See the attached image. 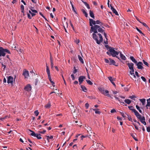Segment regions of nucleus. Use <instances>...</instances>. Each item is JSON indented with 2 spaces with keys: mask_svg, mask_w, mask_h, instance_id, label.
<instances>
[{
  "mask_svg": "<svg viewBox=\"0 0 150 150\" xmlns=\"http://www.w3.org/2000/svg\"><path fill=\"white\" fill-rule=\"evenodd\" d=\"M104 61L106 63H108L109 64V63L110 62V61L109 60H108V59H104Z\"/></svg>",
  "mask_w": 150,
  "mask_h": 150,
  "instance_id": "40",
  "label": "nucleus"
},
{
  "mask_svg": "<svg viewBox=\"0 0 150 150\" xmlns=\"http://www.w3.org/2000/svg\"><path fill=\"white\" fill-rule=\"evenodd\" d=\"M28 130L31 132L30 135L34 137H36L38 139H41L42 137H41V135L40 134H36L35 132L30 129H28Z\"/></svg>",
  "mask_w": 150,
  "mask_h": 150,
  "instance_id": "5",
  "label": "nucleus"
},
{
  "mask_svg": "<svg viewBox=\"0 0 150 150\" xmlns=\"http://www.w3.org/2000/svg\"><path fill=\"white\" fill-rule=\"evenodd\" d=\"M120 113L123 117H126V116L125 115V114L124 113L120 112Z\"/></svg>",
  "mask_w": 150,
  "mask_h": 150,
  "instance_id": "56",
  "label": "nucleus"
},
{
  "mask_svg": "<svg viewBox=\"0 0 150 150\" xmlns=\"http://www.w3.org/2000/svg\"><path fill=\"white\" fill-rule=\"evenodd\" d=\"M10 54L11 52L10 51L6 49H4L2 47H0V60H1V57L5 56L6 53Z\"/></svg>",
  "mask_w": 150,
  "mask_h": 150,
  "instance_id": "3",
  "label": "nucleus"
},
{
  "mask_svg": "<svg viewBox=\"0 0 150 150\" xmlns=\"http://www.w3.org/2000/svg\"><path fill=\"white\" fill-rule=\"evenodd\" d=\"M127 64L128 65L129 69L133 71L134 69V64L132 63H128Z\"/></svg>",
  "mask_w": 150,
  "mask_h": 150,
  "instance_id": "15",
  "label": "nucleus"
},
{
  "mask_svg": "<svg viewBox=\"0 0 150 150\" xmlns=\"http://www.w3.org/2000/svg\"><path fill=\"white\" fill-rule=\"evenodd\" d=\"M78 59L79 61L82 64L84 63L83 60L81 57L79 55H78Z\"/></svg>",
  "mask_w": 150,
  "mask_h": 150,
  "instance_id": "25",
  "label": "nucleus"
},
{
  "mask_svg": "<svg viewBox=\"0 0 150 150\" xmlns=\"http://www.w3.org/2000/svg\"><path fill=\"white\" fill-rule=\"evenodd\" d=\"M120 57L121 58V59L122 60H125L126 59V57L121 52H120Z\"/></svg>",
  "mask_w": 150,
  "mask_h": 150,
  "instance_id": "20",
  "label": "nucleus"
},
{
  "mask_svg": "<svg viewBox=\"0 0 150 150\" xmlns=\"http://www.w3.org/2000/svg\"><path fill=\"white\" fill-rule=\"evenodd\" d=\"M24 89L26 91H30L32 89L31 86L30 84H28L25 87Z\"/></svg>",
  "mask_w": 150,
  "mask_h": 150,
  "instance_id": "8",
  "label": "nucleus"
},
{
  "mask_svg": "<svg viewBox=\"0 0 150 150\" xmlns=\"http://www.w3.org/2000/svg\"><path fill=\"white\" fill-rule=\"evenodd\" d=\"M39 83V80L38 78L36 79L34 81V83L35 86H36Z\"/></svg>",
  "mask_w": 150,
  "mask_h": 150,
  "instance_id": "27",
  "label": "nucleus"
},
{
  "mask_svg": "<svg viewBox=\"0 0 150 150\" xmlns=\"http://www.w3.org/2000/svg\"><path fill=\"white\" fill-rule=\"evenodd\" d=\"M143 62L144 63V64L147 67H149V64L146 62L144 60H143Z\"/></svg>",
  "mask_w": 150,
  "mask_h": 150,
  "instance_id": "38",
  "label": "nucleus"
},
{
  "mask_svg": "<svg viewBox=\"0 0 150 150\" xmlns=\"http://www.w3.org/2000/svg\"><path fill=\"white\" fill-rule=\"evenodd\" d=\"M89 106V104L88 103H86L85 105V107L86 109H88Z\"/></svg>",
  "mask_w": 150,
  "mask_h": 150,
  "instance_id": "53",
  "label": "nucleus"
},
{
  "mask_svg": "<svg viewBox=\"0 0 150 150\" xmlns=\"http://www.w3.org/2000/svg\"><path fill=\"white\" fill-rule=\"evenodd\" d=\"M108 79L111 82L112 84L114 85V86L116 87V85L115 84L114 82H113V79L112 78V77L111 76H109L108 77Z\"/></svg>",
  "mask_w": 150,
  "mask_h": 150,
  "instance_id": "17",
  "label": "nucleus"
},
{
  "mask_svg": "<svg viewBox=\"0 0 150 150\" xmlns=\"http://www.w3.org/2000/svg\"><path fill=\"white\" fill-rule=\"evenodd\" d=\"M87 129H88V130H87L88 132H91V134L93 133L91 131V127H88H88Z\"/></svg>",
  "mask_w": 150,
  "mask_h": 150,
  "instance_id": "51",
  "label": "nucleus"
},
{
  "mask_svg": "<svg viewBox=\"0 0 150 150\" xmlns=\"http://www.w3.org/2000/svg\"><path fill=\"white\" fill-rule=\"evenodd\" d=\"M146 130L147 132H150V127H147L146 128Z\"/></svg>",
  "mask_w": 150,
  "mask_h": 150,
  "instance_id": "59",
  "label": "nucleus"
},
{
  "mask_svg": "<svg viewBox=\"0 0 150 150\" xmlns=\"http://www.w3.org/2000/svg\"><path fill=\"white\" fill-rule=\"evenodd\" d=\"M81 11L83 12V13L85 15V16L86 17H88V14L85 11V10L84 9H81Z\"/></svg>",
  "mask_w": 150,
  "mask_h": 150,
  "instance_id": "31",
  "label": "nucleus"
},
{
  "mask_svg": "<svg viewBox=\"0 0 150 150\" xmlns=\"http://www.w3.org/2000/svg\"><path fill=\"white\" fill-rule=\"evenodd\" d=\"M140 122L143 124H144V125H146V122H145V118L143 116L142 117V118L140 119Z\"/></svg>",
  "mask_w": 150,
  "mask_h": 150,
  "instance_id": "18",
  "label": "nucleus"
},
{
  "mask_svg": "<svg viewBox=\"0 0 150 150\" xmlns=\"http://www.w3.org/2000/svg\"><path fill=\"white\" fill-rule=\"evenodd\" d=\"M97 30L98 32L101 33H103L104 32V30L100 28V26L96 25L94 27H91L90 32L91 33L93 32L94 33H98Z\"/></svg>",
  "mask_w": 150,
  "mask_h": 150,
  "instance_id": "2",
  "label": "nucleus"
},
{
  "mask_svg": "<svg viewBox=\"0 0 150 150\" xmlns=\"http://www.w3.org/2000/svg\"><path fill=\"white\" fill-rule=\"evenodd\" d=\"M71 78L72 79V80H75V78L74 77V74H71Z\"/></svg>",
  "mask_w": 150,
  "mask_h": 150,
  "instance_id": "55",
  "label": "nucleus"
},
{
  "mask_svg": "<svg viewBox=\"0 0 150 150\" xmlns=\"http://www.w3.org/2000/svg\"><path fill=\"white\" fill-rule=\"evenodd\" d=\"M136 98V97L134 96V95H132V96H130L129 97V98H130L131 99H133V98Z\"/></svg>",
  "mask_w": 150,
  "mask_h": 150,
  "instance_id": "57",
  "label": "nucleus"
},
{
  "mask_svg": "<svg viewBox=\"0 0 150 150\" xmlns=\"http://www.w3.org/2000/svg\"><path fill=\"white\" fill-rule=\"evenodd\" d=\"M72 102H71V103H70L69 104H68V105L69 107H71V109L73 110L74 109V110L75 111L74 109V105H72Z\"/></svg>",
  "mask_w": 150,
  "mask_h": 150,
  "instance_id": "29",
  "label": "nucleus"
},
{
  "mask_svg": "<svg viewBox=\"0 0 150 150\" xmlns=\"http://www.w3.org/2000/svg\"><path fill=\"white\" fill-rule=\"evenodd\" d=\"M136 108L137 110H138L139 112L141 113H142V111L140 109V107L138 105H136Z\"/></svg>",
  "mask_w": 150,
  "mask_h": 150,
  "instance_id": "33",
  "label": "nucleus"
},
{
  "mask_svg": "<svg viewBox=\"0 0 150 150\" xmlns=\"http://www.w3.org/2000/svg\"><path fill=\"white\" fill-rule=\"evenodd\" d=\"M111 113H114L116 112V110L115 109H113L111 110L110 111Z\"/></svg>",
  "mask_w": 150,
  "mask_h": 150,
  "instance_id": "63",
  "label": "nucleus"
},
{
  "mask_svg": "<svg viewBox=\"0 0 150 150\" xmlns=\"http://www.w3.org/2000/svg\"><path fill=\"white\" fill-rule=\"evenodd\" d=\"M85 6L87 7V8L88 9H90V6L88 4H86V5H85Z\"/></svg>",
  "mask_w": 150,
  "mask_h": 150,
  "instance_id": "64",
  "label": "nucleus"
},
{
  "mask_svg": "<svg viewBox=\"0 0 150 150\" xmlns=\"http://www.w3.org/2000/svg\"><path fill=\"white\" fill-rule=\"evenodd\" d=\"M34 113L35 115L36 116H38L39 113V112L38 110L35 111Z\"/></svg>",
  "mask_w": 150,
  "mask_h": 150,
  "instance_id": "42",
  "label": "nucleus"
},
{
  "mask_svg": "<svg viewBox=\"0 0 150 150\" xmlns=\"http://www.w3.org/2000/svg\"><path fill=\"white\" fill-rule=\"evenodd\" d=\"M51 106L50 103H49L47 105H45V107L47 108H50Z\"/></svg>",
  "mask_w": 150,
  "mask_h": 150,
  "instance_id": "37",
  "label": "nucleus"
},
{
  "mask_svg": "<svg viewBox=\"0 0 150 150\" xmlns=\"http://www.w3.org/2000/svg\"><path fill=\"white\" fill-rule=\"evenodd\" d=\"M136 29H137V30L141 34H142V35L143 36H144L145 35L143 33L142 31L140 30L137 27H136Z\"/></svg>",
  "mask_w": 150,
  "mask_h": 150,
  "instance_id": "35",
  "label": "nucleus"
},
{
  "mask_svg": "<svg viewBox=\"0 0 150 150\" xmlns=\"http://www.w3.org/2000/svg\"><path fill=\"white\" fill-rule=\"evenodd\" d=\"M46 132V131L45 130H44L42 131H39V132L41 134H44Z\"/></svg>",
  "mask_w": 150,
  "mask_h": 150,
  "instance_id": "58",
  "label": "nucleus"
},
{
  "mask_svg": "<svg viewBox=\"0 0 150 150\" xmlns=\"http://www.w3.org/2000/svg\"><path fill=\"white\" fill-rule=\"evenodd\" d=\"M102 23L99 20H97L96 21V24L100 25Z\"/></svg>",
  "mask_w": 150,
  "mask_h": 150,
  "instance_id": "46",
  "label": "nucleus"
},
{
  "mask_svg": "<svg viewBox=\"0 0 150 150\" xmlns=\"http://www.w3.org/2000/svg\"><path fill=\"white\" fill-rule=\"evenodd\" d=\"M133 124L134 126L135 129H136L137 130H139V128H138V127L137 126V125L136 124Z\"/></svg>",
  "mask_w": 150,
  "mask_h": 150,
  "instance_id": "54",
  "label": "nucleus"
},
{
  "mask_svg": "<svg viewBox=\"0 0 150 150\" xmlns=\"http://www.w3.org/2000/svg\"><path fill=\"white\" fill-rule=\"evenodd\" d=\"M139 100L142 103L143 105H145V103L146 101V100L145 99L143 98L142 99H139Z\"/></svg>",
  "mask_w": 150,
  "mask_h": 150,
  "instance_id": "26",
  "label": "nucleus"
},
{
  "mask_svg": "<svg viewBox=\"0 0 150 150\" xmlns=\"http://www.w3.org/2000/svg\"><path fill=\"white\" fill-rule=\"evenodd\" d=\"M141 23L142 24V25H144V26H145V27H146L147 26V25H146V24L145 23H144L143 22H141Z\"/></svg>",
  "mask_w": 150,
  "mask_h": 150,
  "instance_id": "61",
  "label": "nucleus"
},
{
  "mask_svg": "<svg viewBox=\"0 0 150 150\" xmlns=\"http://www.w3.org/2000/svg\"><path fill=\"white\" fill-rule=\"evenodd\" d=\"M74 70L73 71L72 74H74L77 71V70L76 69L75 67H74Z\"/></svg>",
  "mask_w": 150,
  "mask_h": 150,
  "instance_id": "39",
  "label": "nucleus"
},
{
  "mask_svg": "<svg viewBox=\"0 0 150 150\" xmlns=\"http://www.w3.org/2000/svg\"><path fill=\"white\" fill-rule=\"evenodd\" d=\"M129 58L130 59L132 60V61L135 64L137 63V61L134 58V57L133 56H130Z\"/></svg>",
  "mask_w": 150,
  "mask_h": 150,
  "instance_id": "19",
  "label": "nucleus"
},
{
  "mask_svg": "<svg viewBox=\"0 0 150 150\" xmlns=\"http://www.w3.org/2000/svg\"><path fill=\"white\" fill-rule=\"evenodd\" d=\"M46 71H47V74L48 76L50 75V70L49 69H47Z\"/></svg>",
  "mask_w": 150,
  "mask_h": 150,
  "instance_id": "47",
  "label": "nucleus"
},
{
  "mask_svg": "<svg viewBox=\"0 0 150 150\" xmlns=\"http://www.w3.org/2000/svg\"><path fill=\"white\" fill-rule=\"evenodd\" d=\"M86 81L88 84L90 85H92L93 84L92 82L90 80H86Z\"/></svg>",
  "mask_w": 150,
  "mask_h": 150,
  "instance_id": "36",
  "label": "nucleus"
},
{
  "mask_svg": "<svg viewBox=\"0 0 150 150\" xmlns=\"http://www.w3.org/2000/svg\"><path fill=\"white\" fill-rule=\"evenodd\" d=\"M89 23L91 27H93L92 25V24L96 25V21H95L93 20L92 19H89Z\"/></svg>",
  "mask_w": 150,
  "mask_h": 150,
  "instance_id": "14",
  "label": "nucleus"
},
{
  "mask_svg": "<svg viewBox=\"0 0 150 150\" xmlns=\"http://www.w3.org/2000/svg\"><path fill=\"white\" fill-rule=\"evenodd\" d=\"M72 10L73 11L76 13V14L77 13V12L75 10V8H74V6L73 5H72Z\"/></svg>",
  "mask_w": 150,
  "mask_h": 150,
  "instance_id": "50",
  "label": "nucleus"
},
{
  "mask_svg": "<svg viewBox=\"0 0 150 150\" xmlns=\"http://www.w3.org/2000/svg\"><path fill=\"white\" fill-rule=\"evenodd\" d=\"M125 102L128 104H130L131 102V100L129 99H125L124 100Z\"/></svg>",
  "mask_w": 150,
  "mask_h": 150,
  "instance_id": "28",
  "label": "nucleus"
},
{
  "mask_svg": "<svg viewBox=\"0 0 150 150\" xmlns=\"http://www.w3.org/2000/svg\"><path fill=\"white\" fill-rule=\"evenodd\" d=\"M89 15L91 17L93 18V19L95 17L93 12L91 10L89 11Z\"/></svg>",
  "mask_w": 150,
  "mask_h": 150,
  "instance_id": "22",
  "label": "nucleus"
},
{
  "mask_svg": "<svg viewBox=\"0 0 150 150\" xmlns=\"http://www.w3.org/2000/svg\"><path fill=\"white\" fill-rule=\"evenodd\" d=\"M128 108L129 110H131L132 112H133L134 113L136 111V110L135 109L133 108V106H129Z\"/></svg>",
  "mask_w": 150,
  "mask_h": 150,
  "instance_id": "24",
  "label": "nucleus"
},
{
  "mask_svg": "<svg viewBox=\"0 0 150 150\" xmlns=\"http://www.w3.org/2000/svg\"><path fill=\"white\" fill-rule=\"evenodd\" d=\"M110 52L111 53V55L113 57H116L118 59H120L119 58L117 55H118L120 53V51H116L115 50L114 48L112 47L111 49L110 50Z\"/></svg>",
  "mask_w": 150,
  "mask_h": 150,
  "instance_id": "4",
  "label": "nucleus"
},
{
  "mask_svg": "<svg viewBox=\"0 0 150 150\" xmlns=\"http://www.w3.org/2000/svg\"><path fill=\"white\" fill-rule=\"evenodd\" d=\"M92 35L93 39L96 40L97 44H99L102 42L103 38L100 34L94 33Z\"/></svg>",
  "mask_w": 150,
  "mask_h": 150,
  "instance_id": "1",
  "label": "nucleus"
},
{
  "mask_svg": "<svg viewBox=\"0 0 150 150\" xmlns=\"http://www.w3.org/2000/svg\"><path fill=\"white\" fill-rule=\"evenodd\" d=\"M110 9L112 10L113 12L116 15L118 16L119 14L117 11L112 6L111 4L110 5Z\"/></svg>",
  "mask_w": 150,
  "mask_h": 150,
  "instance_id": "16",
  "label": "nucleus"
},
{
  "mask_svg": "<svg viewBox=\"0 0 150 150\" xmlns=\"http://www.w3.org/2000/svg\"><path fill=\"white\" fill-rule=\"evenodd\" d=\"M134 113L137 118L139 119L140 120V119L142 118V115H140L137 110L134 112Z\"/></svg>",
  "mask_w": 150,
  "mask_h": 150,
  "instance_id": "12",
  "label": "nucleus"
},
{
  "mask_svg": "<svg viewBox=\"0 0 150 150\" xmlns=\"http://www.w3.org/2000/svg\"><path fill=\"white\" fill-rule=\"evenodd\" d=\"M105 95L108 96V97H110V95L109 94V93H105V94H104Z\"/></svg>",
  "mask_w": 150,
  "mask_h": 150,
  "instance_id": "60",
  "label": "nucleus"
},
{
  "mask_svg": "<svg viewBox=\"0 0 150 150\" xmlns=\"http://www.w3.org/2000/svg\"><path fill=\"white\" fill-rule=\"evenodd\" d=\"M147 104L146 105V107H150V98L147 100Z\"/></svg>",
  "mask_w": 150,
  "mask_h": 150,
  "instance_id": "30",
  "label": "nucleus"
},
{
  "mask_svg": "<svg viewBox=\"0 0 150 150\" xmlns=\"http://www.w3.org/2000/svg\"><path fill=\"white\" fill-rule=\"evenodd\" d=\"M131 136L133 137V138L134 139V140L136 141H138V140L137 139V138L135 137V136L136 135V134H133L132 133L131 134Z\"/></svg>",
  "mask_w": 150,
  "mask_h": 150,
  "instance_id": "21",
  "label": "nucleus"
},
{
  "mask_svg": "<svg viewBox=\"0 0 150 150\" xmlns=\"http://www.w3.org/2000/svg\"><path fill=\"white\" fill-rule=\"evenodd\" d=\"M87 137H89L90 138V137H89V136H87V135H86V136H84L83 135H82L81 136V139L82 140H83V138H85Z\"/></svg>",
  "mask_w": 150,
  "mask_h": 150,
  "instance_id": "49",
  "label": "nucleus"
},
{
  "mask_svg": "<svg viewBox=\"0 0 150 150\" xmlns=\"http://www.w3.org/2000/svg\"><path fill=\"white\" fill-rule=\"evenodd\" d=\"M50 63H51V68H53V60L51 59H50Z\"/></svg>",
  "mask_w": 150,
  "mask_h": 150,
  "instance_id": "48",
  "label": "nucleus"
},
{
  "mask_svg": "<svg viewBox=\"0 0 150 150\" xmlns=\"http://www.w3.org/2000/svg\"><path fill=\"white\" fill-rule=\"evenodd\" d=\"M100 92L102 94H105V93H109V91L107 90H104V88H98Z\"/></svg>",
  "mask_w": 150,
  "mask_h": 150,
  "instance_id": "11",
  "label": "nucleus"
},
{
  "mask_svg": "<svg viewBox=\"0 0 150 150\" xmlns=\"http://www.w3.org/2000/svg\"><path fill=\"white\" fill-rule=\"evenodd\" d=\"M109 60L110 61V62L109 63L110 65H115L116 66H118V65H116L115 64V63H116L111 58H109Z\"/></svg>",
  "mask_w": 150,
  "mask_h": 150,
  "instance_id": "13",
  "label": "nucleus"
},
{
  "mask_svg": "<svg viewBox=\"0 0 150 150\" xmlns=\"http://www.w3.org/2000/svg\"><path fill=\"white\" fill-rule=\"evenodd\" d=\"M126 114L127 116V117H128L127 118H128V120H129V121L132 122V119L131 117V116L128 114Z\"/></svg>",
  "mask_w": 150,
  "mask_h": 150,
  "instance_id": "34",
  "label": "nucleus"
},
{
  "mask_svg": "<svg viewBox=\"0 0 150 150\" xmlns=\"http://www.w3.org/2000/svg\"><path fill=\"white\" fill-rule=\"evenodd\" d=\"M141 78L145 82H146V80L144 77L142 76L141 77Z\"/></svg>",
  "mask_w": 150,
  "mask_h": 150,
  "instance_id": "43",
  "label": "nucleus"
},
{
  "mask_svg": "<svg viewBox=\"0 0 150 150\" xmlns=\"http://www.w3.org/2000/svg\"><path fill=\"white\" fill-rule=\"evenodd\" d=\"M39 14L42 17L45 19V20L48 21L47 19L45 18V16H43V15L42 14V13L40 12Z\"/></svg>",
  "mask_w": 150,
  "mask_h": 150,
  "instance_id": "44",
  "label": "nucleus"
},
{
  "mask_svg": "<svg viewBox=\"0 0 150 150\" xmlns=\"http://www.w3.org/2000/svg\"><path fill=\"white\" fill-rule=\"evenodd\" d=\"M47 137V139L49 142V139H52L53 138V136L51 135L50 136H46Z\"/></svg>",
  "mask_w": 150,
  "mask_h": 150,
  "instance_id": "32",
  "label": "nucleus"
},
{
  "mask_svg": "<svg viewBox=\"0 0 150 150\" xmlns=\"http://www.w3.org/2000/svg\"><path fill=\"white\" fill-rule=\"evenodd\" d=\"M81 87L83 91L84 92H86L87 89L84 86L81 85Z\"/></svg>",
  "mask_w": 150,
  "mask_h": 150,
  "instance_id": "23",
  "label": "nucleus"
},
{
  "mask_svg": "<svg viewBox=\"0 0 150 150\" xmlns=\"http://www.w3.org/2000/svg\"><path fill=\"white\" fill-rule=\"evenodd\" d=\"M134 69H133V71L132 70H131V71H129V73L131 75H132L133 74H134Z\"/></svg>",
  "mask_w": 150,
  "mask_h": 150,
  "instance_id": "52",
  "label": "nucleus"
},
{
  "mask_svg": "<svg viewBox=\"0 0 150 150\" xmlns=\"http://www.w3.org/2000/svg\"><path fill=\"white\" fill-rule=\"evenodd\" d=\"M137 66V68L138 69H144V67H142V65H143V63L141 62H139L136 64Z\"/></svg>",
  "mask_w": 150,
  "mask_h": 150,
  "instance_id": "7",
  "label": "nucleus"
},
{
  "mask_svg": "<svg viewBox=\"0 0 150 150\" xmlns=\"http://www.w3.org/2000/svg\"><path fill=\"white\" fill-rule=\"evenodd\" d=\"M31 11L33 13H37V10H34V9H31Z\"/></svg>",
  "mask_w": 150,
  "mask_h": 150,
  "instance_id": "62",
  "label": "nucleus"
},
{
  "mask_svg": "<svg viewBox=\"0 0 150 150\" xmlns=\"http://www.w3.org/2000/svg\"><path fill=\"white\" fill-rule=\"evenodd\" d=\"M105 47L106 48H107L108 49V50L109 51H110V49H111L112 48V47H109L108 45H105Z\"/></svg>",
  "mask_w": 150,
  "mask_h": 150,
  "instance_id": "41",
  "label": "nucleus"
},
{
  "mask_svg": "<svg viewBox=\"0 0 150 150\" xmlns=\"http://www.w3.org/2000/svg\"><path fill=\"white\" fill-rule=\"evenodd\" d=\"M86 76H80L78 78V80L80 85L82 83L84 79H86Z\"/></svg>",
  "mask_w": 150,
  "mask_h": 150,
  "instance_id": "6",
  "label": "nucleus"
},
{
  "mask_svg": "<svg viewBox=\"0 0 150 150\" xmlns=\"http://www.w3.org/2000/svg\"><path fill=\"white\" fill-rule=\"evenodd\" d=\"M0 63L1 64V65H2V67H4L3 69L4 70H5V69L6 67V66L3 64V63H2L0 61Z\"/></svg>",
  "mask_w": 150,
  "mask_h": 150,
  "instance_id": "45",
  "label": "nucleus"
},
{
  "mask_svg": "<svg viewBox=\"0 0 150 150\" xmlns=\"http://www.w3.org/2000/svg\"><path fill=\"white\" fill-rule=\"evenodd\" d=\"M23 75L24 76L25 79H28L29 77V74L28 71H24L23 74Z\"/></svg>",
  "mask_w": 150,
  "mask_h": 150,
  "instance_id": "10",
  "label": "nucleus"
},
{
  "mask_svg": "<svg viewBox=\"0 0 150 150\" xmlns=\"http://www.w3.org/2000/svg\"><path fill=\"white\" fill-rule=\"evenodd\" d=\"M13 78L11 76H9L7 77V83H8L13 84Z\"/></svg>",
  "mask_w": 150,
  "mask_h": 150,
  "instance_id": "9",
  "label": "nucleus"
}]
</instances>
